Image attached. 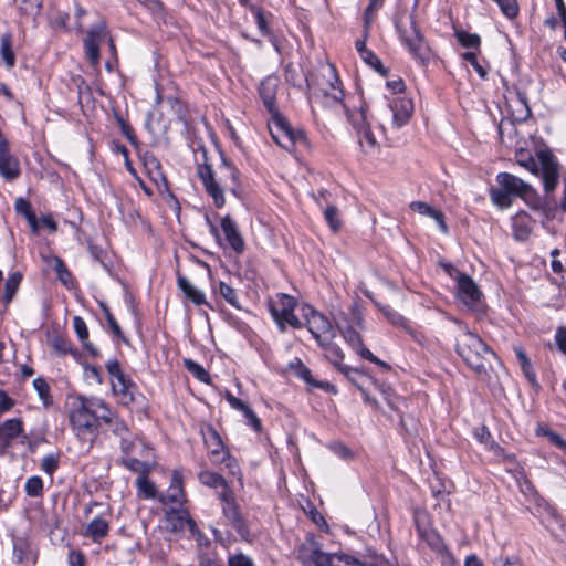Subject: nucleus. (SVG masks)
I'll return each mask as SVG.
<instances>
[{
  "instance_id": "51",
  "label": "nucleus",
  "mask_w": 566,
  "mask_h": 566,
  "mask_svg": "<svg viewBox=\"0 0 566 566\" xmlns=\"http://www.w3.org/2000/svg\"><path fill=\"white\" fill-rule=\"evenodd\" d=\"M343 337L346 340V343L353 348L356 349L358 347H361L363 339L359 333L353 328L352 326L347 327L345 331H343Z\"/></svg>"
},
{
  "instance_id": "18",
  "label": "nucleus",
  "mask_w": 566,
  "mask_h": 566,
  "mask_svg": "<svg viewBox=\"0 0 566 566\" xmlns=\"http://www.w3.org/2000/svg\"><path fill=\"white\" fill-rule=\"evenodd\" d=\"M20 163L15 156L10 153L9 147L0 149V176L6 181H14L20 177Z\"/></svg>"
},
{
  "instance_id": "49",
  "label": "nucleus",
  "mask_w": 566,
  "mask_h": 566,
  "mask_svg": "<svg viewBox=\"0 0 566 566\" xmlns=\"http://www.w3.org/2000/svg\"><path fill=\"white\" fill-rule=\"evenodd\" d=\"M324 217L331 229L336 232L340 228V220L338 218V209L335 206L328 205L324 209Z\"/></svg>"
},
{
  "instance_id": "57",
  "label": "nucleus",
  "mask_w": 566,
  "mask_h": 566,
  "mask_svg": "<svg viewBox=\"0 0 566 566\" xmlns=\"http://www.w3.org/2000/svg\"><path fill=\"white\" fill-rule=\"evenodd\" d=\"M493 566H522V563L517 556H504L500 555L493 559Z\"/></svg>"
},
{
  "instance_id": "32",
  "label": "nucleus",
  "mask_w": 566,
  "mask_h": 566,
  "mask_svg": "<svg viewBox=\"0 0 566 566\" xmlns=\"http://www.w3.org/2000/svg\"><path fill=\"white\" fill-rule=\"evenodd\" d=\"M0 56L8 69H12L15 65V53L10 32L3 33L0 38Z\"/></svg>"
},
{
  "instance_id": "5",
  "label": "nucleus",
  "mask_w": 566,
  "mask_h": 566,
  "mask_svg": "<svg viewBox=\"0 0 566 566\" xmlns=\"http://www.w3.org/2000/svg\"><path fill=\"white\" fill-rule=\"evenodd\" d=\"M396 31L411 56L421 65L431 59V50L417 27L411 13L406 10L398 11L394 19Z\"/></svg>"
},
{
  "instance_id": "1",
  "label": "nucleus",
  "mask_w": 566,
  "mask_h": 566,
  "mask_svg": "<svg viewBox=\"0 0 566 566\" xmlns=\"http://www.w3.org/2000/svg\"><path fill=\"white\" fill-rule=\"evenodd\" d=\"M111 409L99 398L76 397L70 410V423L76 437L87 441L90 447L95 440L102 420H109Z\"/></svg>"
},
{
  "instance_id": "26",
  "label": "nucleus",
  "mask_w": 566,
  "mask_h": 566,
  "mask_svg": "<svg viewBox=\"0 0 566 566\" xmlns=\"http://www.w3.org/2000/svg\"><path fill=\"white\" fill-rule=\"evenodd\" d=\"M409 208L415 212L434 219L442 232L448 231V227L444 222V216L440 210L434 209L423 201H412L410 202Z\"/></svg>"
},
{
  "instance_id": "29",
  "label": "nucleus",
  "mask_w": 566,
  "mask_h": 566,
  "mask_svg": "<svg viewBox=\"0 0 566 566\" xmlns=\"http://www.w3.org/2000/svg\"><path fill=\"white\" fill-rule=\"evenodd\" d=\"M23 433V423L19 418H11L6 420L0 426V439L4 440V446L8 447L10 441L18 438Z\"/></svg>"
},
{
  "instance_id": "20",
  "label": "nucleus",
  "mask_w": 566,
  "mask_h": 566,
  "mask_svg": "<svg viewBox=\"0 0 566 566\" xmlns=\"http://www.w3.org/2000/svg\"><path fill=\"white\" fill-rule=\"evenodd\" d=\"M290 371L304 380L311 388H318L325 391L332 390L334 387L327 381H318L313 376L311 370L304 365L300 358H295L289 364Z\"/></svg>"
},
{
  "instance_id": "15",
  "label": "nucleus",
  "mask_w": 566,
  "mask_h": 566,
  "mask_svg": "<svg viewBox=\"0 0 566 566\" xmlns=\"http://www.w3.org/2000/svg\"><path fill=\"white\" fill-rule=\"evenodd\" d=\"M389 107L392 112V124L397 128L408 124L413 114V102L405 95L394 97L389 102Z\"/></svg>"
},
{
  "instance_id": "30",
  "label": "nucleus",
  "mask_w": 566,
  "mask_h": 566,
  "mask_svg": "<svg viewBox=\"0 0 566 566\" xmlns=\"http://www.w3.org/2000/svg\"><path fill=\"white\" fill-rule=\"evenodd\" d=\"M178 287L185 296L196 305L207 304L205 293L192 285L185 276L179 275L177 279Z\"/></svg>"
},
{
  "instance_id": "45",
  "label": "nucleus",
  "mask_w": 566,
  "mask_h": 566,
  "mask_svg": "<svg viewBox=\"0 0 566 566\" xmlns=\"http://www.w3.org/2000/svg\"><path fill=\"white\" fill-rule=\"evenodd\" d=\"M51 346L60 355L74 354L72 343L60 335L52 337Z\"/></svg>"
},
{
  "instance_id": "19",
  "label": "nucleus",
  "mask_w": 566,
  "mask_h": 566,
  "mask_svg": "<svg viewBox=\"0 0 566 566\" xmlns=\"http://www.w3.org/2000/svg\"><path fill=\"white\" fill-rule=\"evenodd\" d=\"M279 83V77L268 76L261 82L259 86V94L263 101L265 108L271 114H275L279 112L276 107V92Z\"/></svg>"
},
{
  "instance_id": "33",
  "label": "nucleus",
  "mask_w": 566,
  "mask_h": 566,
  "mask_svg": "<svg viewBox=\"0 0 566 566\" xmlns=\"http://www.w3.org/2000/svg\"><path fill=\"white\" fill-rule=\"evenodd\" d=\"M198 480L201 484H203L208 488L221 489V491H231L226 479L217 472H212V471H208V470L201 471L198 474Z\"/></svg>"
},
{
  "instance_id": "63",
  "label": "nucleus",
  "mask_w": 566,
  "mask_h": 566,
  "mask_svg": "<svg viewBox=\"0 0 566 566\" xmlns=\"http://www.w3.org/2000/svg\"><path fill=\"white\" fill-rule=\"evenodd\" d=\"M134 439L132 438V433L129 432V436H123L120 438V449L124 453L123 457H127L130 454V452L133 451V448H134Z\"/></svg>"
},
{
  "instance_id": "13",
  "label": "nucleus",
  "mask_w": 566,
  "mask_h": 566,
  "mask_svg": "<svg viewBox=\"0 0 566 566\" xmlns=\"http://www.w3.org/2000/svg\"><path fill=\"white\" fill-rule=\"evenodd\" d=\"M12 560L22 566H34L38 560V552L32 543L22 536L12 539Z\"/></svg>"
},
{
  "instance_id": "10",
  "label": "nucleus",
  "mask_w": 566,
  "mask_h": 566,
  "mask_svg": "<svg viewBox=\"0 0 566 566\" xmlns=\"http://www.w3.org/2000/svg\"><path fill=\"white\" fill-rule=\"evenodd\" d=\"M109 31L104 20L92 25L83 40L84 51L90 64L97 69L99 66V46L109 38Z\"/></svg>"
},
{
  "instance_id": "28",
  "label": "nucleus",
  "mask_w": 566,
  "mask_h": 566,
  "mask_svg": "<svg viewBox=\"0 0 566 566\" xmlns=\"http://www.w3.org/2000/svg\"><path fill=\"white\" fill-rule=\"evenodd\" d=\"M325 350L326 358L344 375H349L352 368L349 366L343 365L342 360L344 358V353L337 346L334 340H329L328 345H319Z\"/></svg>"
},
{
  "instance_id": "12",
  "label": "nucleus",
  "mask_w": 566,
  "mask_h": 566,
  "mask_svg": "<svg viewBox=\"0 0 566 566\" xmlns=\"http://www.w3.org/2000/svg\"><path fill=\"white\" fill-rule=\"evenodd\" d=\"M201 434L214 461L224 463L226 467L234 473V468H237L235 460L230 455L229 451L224 450L222 439L218 431L211 424H208L201 429Z\"/></svg>"
},
{
  "instance_id": "6",
  "label": "nucleus",
  "mask_w": 566,
  "mask_h": 566,
  "mask_svg": "<svg viewBox=\"0 0 566 566\" xmlns=\"http://www.w3.org/2000/svg\"><path fill=\"white\" fill-rule=\"evenodd\" d=\"M455 350L463 361L479 374L486 370L489 357L494 356L480 336L469 331L467 326H463L462 333L457 337Z\"/></svg>"
},
{
  "instance_id": "31",
  "label": "nucleus",
  "mask_w": 566,
  "mask_h": 566,
  "mask_svg": "<svg viewBox=\"0 0 566 566\" xmlns=\"http://www.w3.org/2000/svg\"><path fill=\"white\" fill-rule=\"evenodd\" d=\"M73 326L80 340L83 343L84 348L88 352L92 357H98V349L88 342V329L85 321L81 316H74Z\"/></svg>"
},
{
  "instance_id": "61",
  "label": "nucleus",
  "mask_w": 566,
  "mask_h": 566,
  "mask_svg": "<svg viewBox=\"0 0 566 566\" xmlns=\"http://www.w3.org/2000/svg\"><path fill=\"white\" fill-rule=\"evenodd\" d=\"M226 399L233 409H237V410L241 411L242 413H244V410H247L249 408L248 405H245L242 400L234 397L230 392L226 394Z\"/></svg>"
},
{
  "instance_id": "46",
  "label": "nucleus",
  "mask_w": 566,
  "mask_h": 566,
  "mask_svg": "<svg viewBox=\"0 0 566 566\" xmlns=\"http://www.w3.org/2000/svg\"><path fill=\"white\" fill-rule=\"evenodd\" d=\"M122 463L125 465L128 470L139 473V475H145L148 471V465L146 462H143L136 458H133L130 455L123 457Z\"/></svg>"
},
{
  "instance_id": "27",
  "label": "nucleus",
  "mask_w": 566,
  "mask_h": 566,
  "mask_svg": "<svg viewBox=\"0 0 566 566\" xmlns=\"http://www.w3.org/2000/svg\"><path fill=\"white\" fill-rule=\"evenodd\" d=\"M136 386L126 376L118 380H112L113 392L119 398L123 405L128 406L134 401V389Z\"/></svg>"
},
{
  "instance_id": "53",
  "label": "nucleus",
  "mask_w": 566,
  "mask_h": 566,
  "mask_svg": "<svg viewBox=\"0 0 566 566\" xmlns=\"http://www.w3.org/2000/svg\"><path fill=\"white\" fill-rule=\"evenodd\" d=\"M462 59L468 61L472 67L476 71L481 78H485L488 71L479 63L476 53L465 52L462 54Z\"/></svg>"
},
{
  "instance_id": "59",
  "label": "nucleus",
  "mask_w": 566,
  "mask_h": 566,
  "mask_svg": "<svg viewBox=\"0 0 566 566\" xmlns=\"http://www.w3.org/2000/svg\"><path fill=\"white\" fill-rule=\"evenodd\" d=\"M243 416L245 417L248 424H250L255 431H261V420L258 418V416L250 407L247 410H244Z\"/></svg>"
},
{
  "instance_id": "17",
  "label": "nucleus",
  "mask_w": 566,
  "mask_h": 566,
  "mask_svg": "<svg viewBox=\"0 0 566 566\" xmlns=\"http://www.w3.org/2000/svg\"><path fill=\"white\" fill-rule=\"evenodd\" d=\"M459 298L468 306H473L481 298V291L471 276L459 273L457 276Z\"/></svg>"
},
{
  "instance_id": "7",
  "label": "nucleus",
  "mask_w": 566,
  "mask_h": 566,
  "mask_svg": "<svg viewBox=\"0 0 566 566\" xmlns=\"http://www.w3.org/2000/svg\"><path fill=\"white\" fill-rule=\"evenodd\" d=\"M516 160L520 166L542 178L547 193L555 190L559 179V165L551 151L542 150L538 159H535L527 151L521 150L516 154Z\"/></svg>"
},
{
  "instance_id": "41",
  "label": "nucleus",
  "mask_w": 566,
  "mask_h": 566,
  "mask_svg": "<svg viewBox=\"0 0 566 566\" xmlns=\"http://www.w3.org/2000/svg\"><path fill=\"white\" fill-rule=\"evenodd\" d=\"M107 423L115 436L122 438L123 436H129V430L126 423L119 419L116 413L111 409L109 420H102Z\"/></svg>"
},
{
  "instance_id": "62",
  "label": "nucleus",
  "mask_w": 566,
  "mask_h": 566,
  "mask_svg": "<svg viewBox=\"0 0 566 566\" xmlns=\"http://www.w3.org/2000/svg\"><path fill=\"white\" fill-rule=\"evenodd\" d=\"M556 344L562 353L566 355V327H558L555 335Z\"/></svg>"
},
{
  "instance_id": "25",
  "label": "nucleus",
  "mask_w": 566,
  "mask_h": 566,
  "mask_svg": "<svg viewBox=\"0 0 566 566\" xmlns=\"http://www.w3.org/2000/svg\"><path fill=\"white\" fill-rule=\"evenodd\" d=\"M513 234L517 241H526L533 229V221L525 212H520L513 218Z\"/></svg>"
},
{
  "instance_id": "55",
  "label": "nucleus",
  "mask_w": 566,
  "mask_h": 566,
  "mask_svg": "<svg viewBox=\"0 0 566 566\" xmlns=\"http://www.w3.org/2000/svg\"><path fill=\"white\" fill-rule=\"evenodd\" d=\"M106 369L111 376L112 380H118L125 377V374L122 371L120 364L117 359H112L106 363Z\"/></svg>"
},
{
  "instance_id": "43",
  "label": "nucleus",
  "mask_w": 566,
  "mask_h": 566,
  "mask_svg": "<svg viewBox=\"0 0 566 566\" xmlns=\"http://www.w3.org/2000/svg\"><path fill=\"white\" fill-rule=\"evenodd\" d=\"M457 40L464 48L479 49L481 39L475 33H469L465 31L455 32Z\"/></svg>"
},
{
  "instance_id": "11",
  "label": "nucleus",
  "mask_w": 566,
  "mask_h": 566,
  "mask_svg": "<svg viewBox=\"0 0 566 566\" xmlns=\"http://www.w3.org/2000/svg\"><path fill=\"white\" fill-rule=\"evenodd\" d=\"M306 317V326L318 345H328L329 340H334L337 336L335 328L326 316L308 307Z\"/></svg>"
},
{
  "instance_id": "50",
  "label": "nucleus",
  "mask_w": 566,
  "mask_h": 566,
  "mask_svg": "<svg viewBox=\"0 0 566 566\" xmlns=\"http://www.w3.org/2000/svg\"><path fill=\"white\" fill-rule=\"evenodd\" d=\"M25 493L29 496L36 497L42 494L43 482L40 476H31L25 482Z\"/></svg>"
},
{
  "instance_id": "4",
  "label": "nucleus",
  "mask_w": 566,
  "mask_h": 566,
  "mask_svg": "<svg viewBox=\"0 0 566 566\" xmlns=\"http://www.w3.org/2000/svg\"><path fill=\"white\" fill-rule=\"evenodd\" d=\"M310 91V99L319 101L325 106H334L344 103V91L336 69L332 64H324L316 72L305 76Z\"/></svg>"
},
{
  "instance_id": "54",
  "label": "nucleus",
  "mask_w": 566,
  "mask_h": 566,
  "mask_svg": "<svg viewBox=\"0 0 566 566\" xmlns=\"http://www.w3.org/2000/svg\"><path fill=\"white\" fill-rule=\"evenodd\" d=\"M57 468L59 460L54 454H48L41 461V469L49 475H52L57 470Z\"/></svg>"
},
{
  "instance_id": "9",
  "label": "nucleus",
  "mask_w": 566,
  "mask_h": 566,
  "mask_svg": "<svg viewBox=\"0 0 566 566\" xmlns=\"http://www.w3.org/2000/svg\"><path fill=\"white\" fill-rule=\"evenodd\" d=\"M269 129L275 143L289 151H292L296 144L306 142L304 132L294 129L280 112L272 114Z\"/></svg>"
},
{
  "instance_id": "39",
  "label": "nucleus",
  "mask_w": 566,
  "mask_h": 566,
  "mask_svg": "<svg viewBox=\"0 0 566 566\" xmlns=\"http://www.w3.org/2000/svg\"><path fill=\"white\" fill-rule=\"evenodd\" d=\"M375 305L390 323L401 327L406 326V318L397 311H395L391 306L382 305L378 302H375Z\"/></svg>"
},
{
  "instance_id": "3",
  "label": "nucleus",
  "mask_w": 566,
  "mask_h": 566,
  "mask_svg": "<svg viewBox=\"0 0 566 566\" xmlns=\"http://www.w3.org/2000/svg\"><path fill=\"white\" fill-rule=\"evenodd\" d=\"M197 175L202 181L207 193L213 199L217 208L224 206L226 199L223 192L230 191L234 196L239 195V171L226 158H222L219 167V179L214 177V172L210 165L202 164L197 167Z\"/></svg>"
},
{
  "instance_id": "23",
  "label": "nucleus",
  "mask_w": 566,
  "mask_h": 566,
  "mask_svg": "<svg viewBox=\"0 0 566 566\" xmlns=\"http://www.w3.org/2000/svg\"><path fill=\"white\" fill-rule=\"evenodd\" d=\"M109 522L103 516H95L85 527L83 536L91 538L94 543H102L109 533Z\"/></svg>"
},
{
  "instance_id": "24",
  "label": "nucleus",
  "mask_w": 566,
  "mask_h": 566,
  "mask_svg": "<svg viewBox=\"0 0 566 566\" xmlns=\"http://www.w3.org/2000/svg\"><path fill=\"white\" fill-rule=\"evenodd\" d=\"M185 499L181 473L177 470L174 471L170 485L166 493L160 496L163 504L181 503Z\"/></svg>"
},
{
  "instance_id": "21",
  "label": "nucleus",
  "mask_w": 566,
  "mask_h": 566,
  "mask_svg": "<svg viewBox=\"0 0 566 566\" xmlns=\"http://www.w3.org/2000/svg\"><path fill=\"white\" fill-rule=\"evenodd\" d=\"M221 229L224 233L226 240L235 253H243L245 249L244 240L239 232L235 221L230 216H226L221 219Z\"/></svg>"
},
{
  "instance_id": "47",
  "label": "nucleus",
  "mask_w": 566,
  "mask_h": 566,
  "mask_svg": "<svg viewBox=\"0 0 566 566\" xmlns=\"http://www.w3.org/2000/svg\"><path fill=\"white\" fill-rule=\"evenodd\" d=\"M219 293L230 305H232L235 308H240L239 297L233 287H231L224 282H220Z\"/></svg>"
},
{
  "instance_id": "56",
  "label": "nucleus",
  "mask_w": 566,
  "mask_h": 566,
  "mask_svg": "<svg viewBox=\"0 0 566 566\" xmlns=\"http://www.w3.org/2000/svg\"><path fill=\"white\" fill-rule=\"evenodd\" d=\"M228 565L229 566H254V563L249 556L240 553V554L229 556Z\"/></svg>"
},
{
  "instance_id": "38",
  "label": "nucleus",
  "mask_w": 566,
  "mask_h": 566,
  "mask_svg": "<svg viewBox=\"0 0 566 566\" xmlns=\"http://www.w3.org/2000/svg\"><path fill=\"white\" fill-rule=\"evenodd\" d=\"M185 513L186 511L171 510L166 513L167 528L172 532H178L185 527Z\"/></svg>"
},
{
  "instance_id": "14",
  "label": "nucleus",
  "mask_w": 566,
  "mask_h": 566,
  "mask_svg": "<svg viewBox=\"0 0 566 566\" xmlns=\"http://www.w3.org/2000/svg\"><path fill=\"white\" fill-rule=\"evenodd\" d=\"M218 499L222 503V513L229 523L239 532L242 533L244 528L243 518L239 512L238 504L234 499V494L231 491L218 492Z\"/></svg>"
},
{
  "instance_id": "42",
  "label": "nucleus",
  "mask_w": 566,
  "mask_h": 566,
  "mask_svg": "<svg viewBox=\"0 0 566 566\" xmlns=\"http://www.w3.org/2000/svg\"><path fill=\"white\" fill-rule=\"evenodd\" d=\"M185 367L199 381L209 384L211 378L209 373L198 363L191 359H185Z\"/></svg>"
},
{
  "instance_id": "37",
  "label": "nucleus",
  "mask_w": 566,
  "mask_h": 566,
  "mask_svg": "<svg viewBox=\"0 0 566 566\" xmlns=\"http://www.w3.org/2000/svg\"><path fill=\"white\" fill-rule=\"evenodd\" d=\"M514 352L516 354L517 360L521 365V369L523 370L524 375L532 384H534L536 381V376L527 355L525 354L522 347H515Z\"/></svg>"
},
{
  "instance_id": "60",
  "label": "nucleus",
  "mask_w": 566,
  "mask_h": 566,
  "mask_svg": "<svg viewBox=\"0 0 566 566\" xmlns=\"http://www.w3.org/2000/svg\"><path fill=\"white\" fill-rule=\"evenodd\" d=\"M333 451L336 455H338L343 460H349L353 458V452L345 444L336 443L332 447Z\"/></svg>"
},
{
  "instance_id": "34",
  "label": "nucleus",
  "mask_w": 566,
  "mask_h": 566,
  "mask_svg": "<svg viewBox=\"0 0 566 566\" xmlns=\"http://www.w3.org/2000/svg\"><path fill=\"white\" fill-rule=\"evenodd\" d=\"M145 167L147 168L151 179L157 184V186H163L167 188V179L163 172L160 161L154 155H147L145 157Z\"/></svg>"
},
{
  "instance_id": "16",
  "label": "nucleus",
  "mask_w": 566,
  "mask_h": 566,
  "mask_svg": "<svg viewBox=\"0 0 566 566\" xmlns=\"http://www.w3.org/2000/svg\"><path fill=\"white\" fill-rule=\"evenodd\" d=\"M344 111L354 127L358 129L360 145L364 146V143H366L369 148H374L376 146V138L366 122V108L361 106L357 116L350 113L347 105H344Z\"/></svg>"
},
{
  "instance_id": "22",
  "label": "nucleus",
  "mask_w": 566,
  "mask_h": 566,
  "mask_svg": "<svg viewBox=\"0 0 566 566\" xmlns=\"http://www.w3.org/2000/svg\"><path fill=\"white\" fill-rule=\"evenodd\" d=\"M298 554L304 566H336L333 560L337 555L326 554L319 548L308 549L302 546Z\"/></svg>"
},
{
  "instance_id": "64",
  "label": "nucleus",
  "mask_w": 566,
  "mask_h": 566,
  "mask_svg": "<svg viewBox=\"0 0 566 566\" xmlns=\"http://www.w3.org/2000/svg\"><path fill=\"white\" fill-rule=\"evenodd\" d=\"M338 560L343 562L346 566H365V560L357 559L347 554L337 555Z\"/></svg>"
},
{
  "instance_id": "44",
  "label": "nucleus",
  "mask_w": 566,
  "mask_h": 566,
  "mask_svg": "<svg viewBox=\"0 0 566 566\" xmlns=\"http://www.w3.org/2000/svg\"><path fill=\"white\" fill-rule=\"evenodd\" d=\"M138 492L143 494L145 499H155L156 497V488L153 482H150L145 475H139L136 481Z\"/></svg>"
},
{
  "instance_id": "40",
  "label": "nucleus",
  "mask_w": 566,
  "mask_h": 566,
  "mask_svg": "<svg viewBox=\"0 0 566 566\" xmlns=\"http://www.w3.org/2000/svg\"><path fill=\"white\" fill-rule=\"evenodd\" d=\"M33 387L45 407H49L53 403L52 396L50 395V386L44 378H35L33 380Z\"/></svg>"
},
{
  "instance_id": "8",
  "label": "nucleus",
  "mask_w": 566,
  "mask_h": 566,
  "mask_svg": "<svg viewBox=\"0 0 566 566\" xmlns=\"http://www.w3.org/2000/svg\"><path fill=\"white\" fill-rule=\"evenodd\" d=\"M296 305V298L284 293L276 294L269 302L270 314L281 333H284L287 326L296 329L303 326L301 319L294 314Z\"/></svg>"
},
{
  "instance_id": "2",
  "label": "nucleus",
  "mask_w": 566,
  "mask_h": 566,
  "mask_svg": "<svg viewBox=\"0 0 566 566\" xmlns=\"http://www.w3.org/2000/svg\"><path fill=\"white\" fill-rule=\"evenodd\" d=\"M499 188L490 190V197L494 205L502 209L511 207L513 197L523 199L533 210L545 211L546 203L538 197L535 190L521 178L500 172L496 176Z\"/></svg>"
},
{
  "instance_id": "52",
  "label": "nucleus",
  "mask_w": 566,
  "mask_h": 566,
  "mask_svg": "<svg viewBox=\"0 0 566 566\" xmlns=\"http://www.w3.org/2000/svg\"><path fill=\"white\" fill-rule=\"evenodd\" d=\"M364 62L370 65L374 70L379 72L381 75L387 74V70L384 67L381 61L377 57V55L373 52H365V55L361 57Z\"/></svg>"
},
{
  "instance_id": "58",
  "label": "nucleus",
  "mask_w": 566,
  "mask_h": 566,
  "mask_svg": "<svg viewBox=\"0 0 566 566\" xmlns=\"http://www.w3.org/2000/svg\"><path fill=\"white\" fill-rule=\"evenodd\" d=\"M368 560H365V566H389L388 560L376 552L368 551Z\"/></svg>"
},
{
  "instance_id": "36",
  "label": "nucleus",
  "mask_w": 566,
  "mask_h": 566,
  "mask_svg": "<svg viewBox=\"0 0 566 566\" xmlns=\"http://www.w3.org/2000/svg\"><path fill=\"white\" fill-rule=\"evenodd\" d=\"M22 281V274L20 272H13L9 275L4 285L3 301L9 304L14 297L20 283Z\"/></svg>"
},
{
  "instance_id": "35",
  "label": "nucleus",
  "mask_w": 566,
  "mask_h": 566,
  "mask_svg": "<svg viewBox=\"0 0 566 566\" xmlns=\"http://www.w3.org/2000/svg\"><path fill=\"white\" fill-rule=\"evenodd\" d=\"M14 208L19 214H22L27 219L32 231L36 233L39 231V222L35 213L32 210L31 203L24 198L20 197L15 200Z\"/></svg>"
},
{
  "instance_id": "48",
  "label": "nucleus",
  "mask_w": 566,
  "mask_h": 566,
  "mask_svg": "<svg viewBox=\"0 0 566 566\" xmlns=\"http://www.w3.org/2000/svg\"><path fill=\"white\" fill-rule=\"evenodd\" d=\"M54 270L56 271L57 277L62 282V284H64L67 287L72 285V274L67 270L62 259H54Z\"/></svg>"
}]
</instances>
